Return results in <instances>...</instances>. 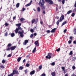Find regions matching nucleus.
<instances>
[{"label": "nucleus", "instance_id": "12", "mask_svg": "<svg viewBox=\"0 0 76 76\" xmlns=\"http://www.w3.org/2000/svg\"><path fill=\"white\" fill-rule=\"evenodd\" d=\"M28 40H26L24 41V42L23 43L24 45H26V44L28 42Z\"/></svg>", "mask_w": 76, "mask_h": 76}, {"label": "nucleus", "instance_id": "63", "mask_svg": "<svg viewBox=\"0 0 76 76\" xmlns=\"http://www.w3.org/2000/svg\"><path fill=\"white\" fill-rule=\"evenodd\" d=\"M42 13H43V14H45V11H43V12H42Z\"/></svg>", "mask_w": 76, "mask_h": 76}, {"label": "nucleus", "instance_id": "26", "mask_svg": "<svg viewBox=\"0 0 76 76\" xmlns=\"http://www.w3.org/2000/svg\"><path fill=\"white\" fill-rule=\"evenodd\" d=\"M0 68H1V69H4V66L2 65H1L0 66Z\"/></svg>", "mask_w": 76, "mask_h": 76}, {"label": "nucleus", "instance_id": "42", "mask_svg": "<svg viewBox=\"0 0 76 76\" xmlns=\"http://www.w3.org/2000/svg\"><path fill=\"white\" fill-rule=\"evenodd\" d=\"M30 32H32V33H33L34 32V29H30Z\"/></svg>", "mask_w": 76, "mask_h": 76}, {"label": "nucleus", "instance_id": "58", "mask_svg": "<svg viewBox=\"0 0 76 76\" xmlns=\"http://www.w3.org/2000/svg\"><path fill=\"white\" fill-rule=\"evenodd\" d=\"M26 61V59H24V60H23V63H25Z\"/></svg>", "mask_w": 76, "mask_h": 76}, {"label": "nucleus", "instance_id": "53", "mask_svg": "<svg viewBox=\"0 0 76 76\" xmlns=\"http://www.w3.org/2000/svg\"><path fill=\"white\" fill-rule=\"evenodd\" d=\"M50 32L51 31H50L49 30H47L46 31V32H47V33H50Z\"/></svg>", "mask_w": 76, "mask_h": 76}, {"label": "nucleus", "instance_id": "16", "mask_svg": "<svg viewBox=\"0 0 76 76\" xmlns=\"http://www.w3.org/2000/svg\"><path fill=\"white\" fill-rule=\"evenodd\" d=\"M51 75L52 76H55L56 75V72H52L51 73Z\"/></svg>", "mask_w": 76, "mask_h": 76}, {"label": "nucleus", "instance_id": "4", "mask_svg": "<svg viewBox=\"0 0 76 76\" xmlns=\"http://www.w3.org/2000/svg\"><path fill=\"white\" fill-rule=\"evenodd\" d=\"M22 31H19L18 32V34L19 35H20V36L21 37H23V34L24 33V31L23 30H22Z\"/></svg>", "mask_w": 76, "mask_h": 76}, {"label": "nucleus", "instance_id": "45", "mask_svg": "<svg viewBox=\"0 0 76 76\" xmlns=\"http://www.w3.org/2000/svg\"><path fill=\"white\" fill-rule=\"evenodd\" d=\"M13 73H11L10 75H8V76H13Z\"/></svg>", "mask_w": 76, "mask_h": 76}, {"label": "nucleus", "instance_id": "47", "mask_svg": "<svg viewBox=\"0 0 76 76\" xmlns=\"http://www.w3.org/2000/svg\"><path fill=\"white\" fill-rule=\"evenodd\" d=\"M5 62H6V61L5 60H4L3 59L2 60V63H4Z\"/></svg>", "mask_w": 76, "mask_h": 76}, {"label": "nucleus", "instance_id": "9", "mask_svg": "<svg viewBox=\"0 0 76 76\" xmlns=\"http://www.w3.org/2000/svg\"><path fill=\"white\" fill-rule=\"evenodd\" d=\"M16 48V46H12L10 47V50L11 51L13 50H15V48Z\"/></svg>", "mask_w": 76, "mask_h": 76}, {"label": "nucleus", "instance_id": "28", "mask_svg": "<svg viewBox=\"0 0 76 76\" xmlns=\"http://www.w3.org/2000/svg\"><path fill=\"white\" fill-rule=\"evenodd\" d=\"M11 36L12 37H13L15 36V33H12L11 34Z\"/></svg>", "mask_w": 76, "mask_h": 76}, {"label": "nucleus", "instance_id": "3", "mask_svg": "<svg viewBox=\"0 0 76 76\" xmlns=\"http://www.w3.org/2000/svg\"><path fill=\"white\" fill-rule=\"evenodd\" d=\"M44 3H45L44 0H40L39 3V5L41 7H43Z\"/></svg>", "mask_w": 76, "mask_h": 76}, {"label": "nucleus", "instance_id": "24", "mask_svg": "<svg viewBox=\"0 0 76 76\" xmlns=\"http://www.w3.org/2000/svg\"><path fill=\"white\" fill-rule=\"evenodd\" d=\"M25 20V19L23 18H21L20 19V20L21 22H23Z\"/></svg>", "mask_w": 76, "mask_h": 76}, {"label": "nucleus", "instance_id": "19", "mask_svg": "<svg viewBox=\"0 0 76 76\" xmlns=\"http://www.w3.org/2000/svg\"><path fill=\"white\" fill-rule=\"evenodd\" d=\"M34 22L35 24H37V22H38V18H36V19H34Z\"/></svg>", "mask_w": 76, "mask_h": 76}, {"label": "nucleus", "instance_id": "56", "mask_svg": "<svg viewBox=\"0 0 76 76\" xmlns=\"http://www.w3.org/2000/svg\"><path fill=\"white\" fill-rule=\"evenodd\" d=\"M73 44H76V41H74L73 42Z\"/></svg>", "mask_w": 76, "mask_h": 76}, {"label": "nucleus", "instance_id": "32", "mask_svg": "<svg viewBox=\"0 0 76 76\" xmlns=\"http://www.w3.org/2000/svg\"><path fill=\"white\" fill-rule=\"evenodd\" d=\"M69 54V55L72 56V55L73 54V51H70Z\"/></svg>", "mask_w": 76, "mask_h": 76}, {"label": "nucleus", "instance_id": "34", "mask_svg": "<svg viewBox=\"0 0 76 76\" xmlns=\"http://www.w3.org/2000/svg\"><path fill=\"white\" fill-rule=\"evenodd\" d=\"M62 4H64L65 3V0H62Z\"/></svg>", "mask_w": 76, "mask_h": 76}, {"label": "nucleus", "instance_id": "17", "mask_svg": "<svg viewBox=\"0 0 76 76\" xmlns=\"http://www.w3.org/2000/svg\"><path fill=\"white\" fill-rule=\"evenodd\" d=\"M21 58H22L21 57H18L17 59V61H18V62H19V61H20V60H21Z\"/></svg>", "mask_w": 76, "mask_h": 76}, {"label": "nucleus", "instance_id": "41", "mask_svg": "<svg viewBox=\"0 0 76 76\" xmlns=\"http://www.w3.org/2000/svg\"><path fill=\"white\" fill-rule=\"evenodd\" d=\"M75 13H72L71 15V16H72V17H74V16H75Z\"/></svg>", "mask_w": 76, "mask_h": 76}, {"label": "nucleus", "instance_id": "37", "mask_svg": "<svg viewBox=\"0 0 76 76\" xmlns=\"http://www.w3.org/2000/svg\"><path fill=\"white\" fill-rule=\"evenodd\" d=\"M23 69V68L22 66H20L19 68V70H22Z\"/></svg>", "mask_w": 76, "mask_h": 76}, {"label": "nucleus", "instance_id": "43", "mask_svg": "<svg viewBox=\"0 0 76 76\" xmlns=\"http://www.w3.org/2000/svg\"><path fill=\"white\" fill-rule=\"evenodd\" d=\"M51 65L52 66H54L55 65V62H53L51 63Z\"/></svg>", "mask_w": 76, "mask_h": 76}, {"label": "nucleus", "instance_id": "49", "mask_svg": "<svg viewBox=\"0 0 76 76\" xmlns=\"http://www.w3.org/2000/svg\"><path fill=\"white\" fill-rule=\"evenodd\" d=\"M68 44H71V43H72V41L69 40L68 41Z\"/></svg>", "mask_w": 76, "mask_h": 76}, {"label": "nucleus", "instance_id": "39", "mask_svg": "<svg viewBox=\"0 0 76 76\" xmlns=\"http://www.w3.org/2000/svg\"><path fill=\"white\" fill-rule=\"evenodd\" d=\"M56 51H57L58 52L60 51V48H58V49H56Z\"/></svg>", "mask_w": 76, "mask_h": 76}, {"label": "nucleus", "instance_id": "62", "mask_svg": "<svg viewBox=\"0 0 76 76\" xmlns=\"http://www.w3.org/2000/svg\"><path fill=\"white\" fill-rule=\"evenodd\" d=\"M40 23L42 25V24H43V22H42V21H40Z\"/></svg>", "mask_w": 76, "mask_h": 76}, {"label": "nucleus", "instance_id": "44", "mask_svg": "<svg viewBox=\"0 0 76 76\" xmlns=\"http://www.w3.org/2000/svg\"><path fill=\"white\" fill-rule=\"evenodd\" d=\"M29 66H30L29 64L27 63L26 64V67H29Z\"/></svg>", "mask_w": 76, "mask_h": 76}, {"label": "nucleus", "instance_id": "27", "mask_svg": "<svg viewBox=\"0 0 76 76\" xmlns=\"http://www.w3.org/2000/svg\"><path fill=\"white\" fill-rule=\"evenodd\" d=\"M31 4V3H30L29 4H26L25 5V6L26 7H28V6H30Z\"/></svg>", "mask_w": 76, "mask_h": 76}, {"label": "nucleus", "instance_id": "25", "mask_svg": "<svg viewBox=\"0 0 76 76\" xmlns=\"http://www.w3.org/2000/svg\"><path fill=\"white\" fill-rule=\"evenodd\" d=\"M74 38V37H72V36H70L69 37V39H70L71 40V41H72L73 40V39Z\"/></svg>", "mask_w": 76, "mask_h": 76}, {"label": "nucleus", "instance_id": "64", "mask_svg": "<svg viewBox=\"0 0 76 76\" xmlns=\"http://www.w3.org/2000/svg\"><path fill=\"white\" fill-rule=\"evenodd\" d=\"M64 76H68V74H66Z\"/></svg>", "mask_w": 76, "mask_h": 76}, {"label": "nucleus", "instance_id": "5", "mask_svg": "<svg viewBox=\"0 0 76 76\" xmlns=\"http://www.w3.org/2000/svg\"><path fill=\"white\" fill-rule=\"evenodd\" d=\"M12 74H13V75H19V73L18 71L14 69L12 72Z\"/></svg>", "mask_w": 76, "mask_h": 76}, {"label": "nucleus", "instance_id": "40", "mask_svg": "<svg viewBox=\"0 0 76 76\" xmlns=\"http://www.w3.org/2000/svg\"><path fill=\"white\" fill-rule=\"evenodd\" d=\"M73 12H74V13H75L76 12V8L74 9V10H73Z\"/></svg>", "mask_w": 76, "mask_h": 76}, {"label": "nucleus", "instance_id": "11", "mask_svg": "<svg viewBox=\"0 0 76 76\" xmlns=\"http://www.w3.org/2000/svg\"><path fill=\"white\" fill-rule=\"evenodd\" d=\"M48 3L50 4H53L54 3L53 1H52L51 0H49V2H48Z\"/></svg>", "mask_w": 76, "mask_h": 76}, {"label": "nucleus", "instance_id": "1", "mask_svg": "<svg viewBox=\"0 0 76 76\" xmlns=\"http://www.w3.org/2000/svg\"><path fill=\"white\" fill-rule=\"evenodd\" d=\"M16 26H18V28H16L15 30V34H18L19 30L21 31L22 30V28H21V27H20V26H21V23H20L16 24Z\"/></svg>", "mask_w": 76, "mask_h": 76}, {"label": "nucleus", "instance_id": "6", "mask_svg": "<svg viewBox=\"0 0 76 76\" xmlns=\"http://www.w3.org/2000/svg\"><path fill=\"white\" fill-rule=\"evenodd\" d=\"M61 68L62 69V71H63V72H64V74H65L67 72V70H65V67H64V66H63Z\"/></svg>", "mask_w": 76, "mask_h": 76}, {"label": "nucleus", "instance_id": "7", "mask_svg": "<svg viewBox=\"0 0 76 76\" xmlns=\"http://www.w3.org/2000/svg\"><path fill=\"white\" fill-rule=\"evenodd\" d=\"M64 15H62L61 17L60 18V21L61 22L62 20H64Z\"/></svg>", "mask_w": 76, "mask_h": 76}, {"label": "nucleus", "instance_id": "51", "mask_svg": "<svg viewBox=\"0 0 76 76\" xmlns=\"http://www.w3.org/2000/svg\"><path fill=\"white\" fill-rule=\"evenodd\" d=\"M24 72L25 73H28V71L27 70H24Z\"/></svg>", "mask_w": 76, "mask_h": 76}, {"label": "nucleus", "instance_id": "33", "mask_svg": "<svg viewBox=\"0 0 76 76\" xmlns=\"http://www.w3.org/2000/svg\"><path fill=\"white\" fill-rule=\"evenodd\" d=\"M26 10V9L23 8L22 9V10H20V11L23 12L24 10Z\"/></svg>", "mask_w": 76, "mask_h": 76}, {"label": "nucleus", "instance_id": "60", "mask_svg": "<svg viewBox=\"0 0 76 76\" xmlns=\"http://www.w3.org/2000/svg\"><path fill=\"white\" fill-rule=\"evenodd\" d=\"M71 76H76V75H75V74H73Z\"/></svg>", "mask_w": 76, "mask_h": 76}, {"label": "nucleus", "instance_id": "35", "mask_svg": "<svg viewBox=\"0 0 76 76\" xmlns=\"http://www.w3.org/2000/svg\"><path fill=\"white\" fill-rule=\"evenodd\" d=\"M34 22H35V19H33L31 20V23L33 24Z\"/></svg>", "mask_w": 76, "mask_h": 76}, {"label": "nucleus", "instance_id": "8", "mask_svg": "<svg viewBox=\"0 0 76 76\" xmlns=\"http://www.w3.org/2000/svg\"><path fill=\"white\" fill-rule=\"evenodd\" d=\"M34 44L37 47H38L39 45V43L38 42V41H35Z\"/></svg>", "mask_w": 76, "mask_h": 76}, {"label": "nucleus", "instance_id": "22", "mask_svg": "<svg viewBox=\"0 0 76 76\" xmlns=\"http://www.w3.org/2000/svg\"><path fill=\"white\" fill-rule=\"evenodd\" d=\"M60 20H58L56 22V23L57 25H59V24L60 23Z\"/></svg>", "mask_w": 76, "mask_h": 76}, {"label": "nucleus", "instance_id": "2", "mask_svg": "<svg viewBox=\"0 0 76 76\" xmlns=\"http://www.w3.org/2000/svg\"><path fill=\"white\" fill-rule=\"evenodd\" d=\"M54 54L51 53H49L47 56H46V58L48 59H50L51 58L53 57H54Z\"/></svg>", "mask_w": 76, "mask_h": 76}, {"label": "nucleus", "instance_id": "31", "mask_svg": "<svg viewBox=\"0 0 76 76\" xmlns=\"http://www.w3.org/2000/svg\"><path fill=\"white\" fill-rule=\"evenodd\" d=\"M7 35H8V33L7 32H6L4 36L5 37H7Z\"/></svg>", "mask_w": 76, "mask_h": 76}, {"label": "nucleus", "instance_id": "20", "mask_svg": "<svg viewBox=\"0 0 76 76\" xmlns=\"http://www.w3.org/2000/svg\"><path fill=\"white\" fill-rule=\"evenodd\" d=\"M76 60V58L75 57H74L73 58H72V61H75V60Z\"/></svg>", "mask_w": 76, "mask_h": 76}, {"label": "nucleus", "instance_id": "10", "mask_svg": "<svg viewBox=\"0 0 76 76\" xmlns=\"http://www.w3.org/2000/svg\"><path fill=\"white\" fill-rule=\"evenodd\" d=\"M57 29L56 28H54L52 29V30L50 31L51 33H54L56 32V30Z\"/></svg>", "mask_w": 76, "mask_h": 76}, {"label": "nucleus", "instance_id": "59", "mask_svg": "<svg viewBox=\"0 0 76 76\" xmlns=\"http://www.w3.org/2000/svg\"><path fill=\"white\" fill-rule=\"evenodd\" d=\"M57 10H58V8H57V7H56V12H57Z\"/></svg>", "mask_w": 76, "mask_h": 76}, {"label": "nucleus", "instance_id": "46", "mask_svg": "<svg viewBox=\"0 0 76 76\" xmlns=\"http://www.w3.org/2000/svg\"><path fill=\"white\" fill-rule=\"evenodd\" d=\"M66 32H67V29H66L64 30V34H65Z\"/></svg>", "mask_w": 76, "mask_h": 76}, {"label": "nucleus", "instance_id": "55", "mask_svg": "<svg viewBox=\"0 0 76 76\" xmlns=\"http://www.w3.org/2000/svg\"><path fill=\"white\" fill-rule=\"evenodd\" d=\"M5 26H8V25H9V24H8L7 23H5Z\"/></svg>", "mask_w": 76, "mask_h": 76}, {"label": "nucleus", "instance_id": "50", "mask_svg": "<svg viewBox=\"0 0 76 76\" xmlns=\"http://www.w3.org/2000/svg\"><path fill=\"white\" fill-rule=\"evenodd\" d=\"M75 66H72V69H73V70H75Z\"/></svg>", "mask_w": 76, "mask_h": 76}, {"label": "nucleus", "instance_id": "21", "mask_svg": "<svg viewBox=\"0 0 76 76\" xmlns=\"http://www.w3.org/2000/svg\"><path fill=\"white\" fill-rule=\"evenodd\" d=\"M20 5V4L19 3H17L16 4V7L18 8L19 7V6Z\"/></svg>", "mask_w": 76, "mask_h": 76}, {"label": "nucleus", "instance_id": "13", "mask_svg": "<svg viewBox=\"0 0 76 76\" xmlns=\"http://www.w3.org/2000/svg\"><path fill=\"white\" fill-rule=\"evenodd\" d=\"M42 65H41L39 66V70L38 69V70H37V72H38V71H39V70H41V69H42Z\"/></svg>", "mask_w": 76, "mask_h": 76}, {"label": "nucleus", "instance_id": "57", "mask_svg": "<svg viewBox=\"0 0 76 76\" xmlns=\"http://www.w3.org/2000/svg\"><path fill=\"white\" fill-rule=\"evenodd\" d=\"M50 0H45V1L46 2H48Z\"/></svg>", "mask_w": 76, "mask_h": 76}, {"label": "nucleus", "instance_id": "52", "mask_svg": "<svg viewBox=\"0 0 76 76\" xmlns=\"http://www.w3.org/2000/svg\"><path fill=\"white\" fill-rule=\"evenodd\" d=\"M11 56L12 55L10 54H9L7 56V57H11Z\"/></svg>", "mask_w": 76, "mask_h": 76}, {"label": "nucleus", "instance_id": "23", "mask_svg": "<svg viewBox=\"0 0 76 76\" xmlns=\"http://www.w3.org/2000/svg\"><path fill=\"white\" fill-rule=\"evenodd\" d=\"M72 10H70L69 11H68L67 13V14H70V13H72Z\"/></svg>", "mask_w": 76, "mask_h": 76}, {"label": "nucleus", "instance_id": "61", "mask_svg": "<svg viewBox=\"0 0 76 76\" xmlns=\"http://www.w3.org/2000/svg\"><path fill=\"white\" fill-rule=\"evenodd\" d=\"M37 33H35L34 34V36H36L37 35Z\"/></svg>", "mask_w": 76, "mask_h": 76}, {"label": "nucleus", "instance_id": "30", "mask_svg": "<svg viewBox=\"0 0 76 76\" xmlns=\"http://www.w3.org/2000/svg\"><path fill=\"white\" fill-rule=\"evenodd\" d=\"M11 46H12V44H11V43L8 44L7 45V47H11Z\"/></svg>", "mask_w": 76, "mask_h": 76}, {"label": "nucleus", "instance_id": "38", "mask_svg": "<svg viewBox=\"0 0 76 76\" xmlns=\"http://www.w3.org/2000/svg\"><path fill=\"white\" fill-rule=\"evenodd\" d=\"M10 48L8 47V48H7L6 49L7 51H10Z\"/></svg>", "mask_w": 76, "mask_h": 76}, {"label": "nucleus", "instance_id": "14", "mask_svg": "<svg viewBox=\"0 0 76 76\" xmlns=\"http://www.w3.org/2000/svg\"><path fill=\"white\" fill-rule=\"evenodd\" d=\"M36 49H37V47L35 46L33 50L32 51V53H34L36 52Z\"/></svg>", "mask_w": 76, "mask_h": 76}, {"label": "nucleus", "instance_id": "18", "mask_svg": "<svg viewBox=\"0 0 76 76\" xmlns=\"http://www.w3.org/2000/svg\"><path fill=\"white\" fill-rule=\"evenodd\" d=\"M66 23H67V21H65L64 22L62 23V24L61 26H63L65 24H66Z\"/></svg>", "mask_w": 76, "mask_h": 76}, {"label": "nucleus", "instance_id": "29", "mask_svg": "<svg viewBox=\"0 0 76 76\" xmlns=\"http://www.w3.org/2000/svg\"><path fill=\"white\" fill-rule=\"evenodd\" d=\"M74 34H76V28H74Z\"/></svg>", "mask_w": 76, "mask_h": 76}, {"label": "nucleus", "instance_id": "54", "mask_svg": "<svg viewBox=\"0 0 76 76\" xmlns=\"http://www.w3.org/2000/svg\"><path fill=\"white\" fill-rule=\"evenodd\" d=\"M37 26H36L35 27H34V28H33V30H37Z\"/></svg>", "mask_w": 76, "mask_h": 76}, {"label": "nucleus", "instance_id": "48", "mask_svg": "<svg viewBox=\"0 0 76 76\" xmlns=\"http://www.w3.org/2000/svg\"><path fill=\"white\" fill-rule=\"evenodd\" d=\"M33 34H31L30 35V38H32V37H33Z\"/></svg>", "mask_w": 76, "mask_h": 76}, {"label": "nucleus", "instance_id": "36", "mask_svg": "<svg viewBox=\"0 0 76 76\" xmlns=\"http://www.w3.org/2000/svg\"><path fill=\"white\" fill-rule=\"evenodd\" d=\"M37 12H40V8L39 7H38L37 8Z\"/></svg>", "mask_w": 76, "mask_h": 76}, {"label": "nucleus", "instance_id": "15", "mask_svg": "<svg viewBox=\"0 0 76 76\" xmlns=\"http://www.w3.org/2000/svg\"><path fill=\"white\" fill-rule=\"evenodd\" d=\"M35 73V70H34L33 71H32L30 72V75H34Z\"/></svg>", "mask_w": 76, "mask_h": 76}]
</instances>
